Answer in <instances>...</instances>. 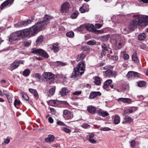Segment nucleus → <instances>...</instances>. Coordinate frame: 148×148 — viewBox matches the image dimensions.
Returning <instances> with one entry per match:
<instances>
[{
  "instance_id": "nucleus-1",
  "label": "nucleus",
  "mask_w": 148,
  "mask_h": 148,
  "mask_svg": "<svg viewBox=\"0 0 148 148\" xmlns=\"http://www.w3.org/2000/svg\"><path fill=\"white\" fill-rule=\"evenodd\" d=\"M148 22V16L140 15L136 16V19L132 21L129 24V28L132 31L134 30L138 25L143 23Z\"/></svg>"
},
{
  "instance_id": "nucleus-2",
  "label": "nucleus",
  "mask_w": 148,
  "mask_h": 148,
  "mask_svg": "<svg viewBox=\"0 0 148 148\" xmlns=\"http://www.w3.org/2000/svg\"><path fill=\"white\" fill-rule=\"evenodd\" d=\"M51 17L48 15H45L42 21H38L36 24L34 25L32 27L35 34L37 32L44 29L46 27L47 25L49 23Z\"/></svg>"
},
{
  "instance_id": "nucleus-3",
  "label": "nucleus",
  "mask_w": 148,
  "mask_h": 148,
  "mask_svg": "<svg viewBox=\"0 0 148 148\" xmlns=\"http://www.w3.org/2000/svg\"><path fill=\"white\" fill-rule=\"evenodd\" d=\"M85 62H79L77 65L76 68L74 69L73 72L71 75V78H75L78 75H81L84 73L85 70Z\"/></svg>"
},
{
  "instance_id": "nucleus-4",
  "label": "nucleus",
  "mask_w": 148,
  "mask_h": 148,
  "mask_svg": "<svg viewBox=\"0 0 148 148\" xmlns=\"http://www.w3.org/2000/svg\"><path fill=\"white\" fill-rule=\"evenodd\" d=\"M33 29L32 27L29 29H26L19 31L21 37L25 38L27 36L30 37L34 35L35 34Z\"/></svg>"
},
{
  "instance_id": "nucleus-5",
  "label": "nucleus",
  "mask_w": 148,
  "mask_h": 148,
  "mask_svg": "<svg viewBox=\"0 0 148 148\" xmlns=\"http://www.w3.org/2000/svg\"><path fill=\"white\" fill-rule=\"evenodd\" d=\"M43 79L48 81L49 84H51L50 81H53L54 75L51 72H44L42 75Z\"/></svg>"
},
{
  "instance_id": "nucleus-6",
  "label": "nucleus",
  "mask_w": 148,
  "mask_h": 148,
  "mask_svg": "<svg viewBox=\"0 0 148 148\" xmlns=\"http://www.w3.org/2000/svg\"><path fill=\"white\" fill-rule=\"evenodd\" d=\"M21 38V35L18 31L12 34L9 38V40L10 42H12L20 39Z\"/></svg>"
},
{
  "instance_id": "nucleus-7",
  "label": "nucleus",
  "mask_w": 148,
  "mask_h": 148,
  "mask_svg": "<svg viewBox=\"0 0 148 148\" xmlns=\"http://www.w3.org/2000/svg\"><path fill=\"white\" fill-rule=\"evenodd\" d=\"M70 7L69 3L68 2H65L63 3L61 6L60 12L63 13H67L69 11Z\"/></svg>"
},
{
  "instance_id": "nucleus-8",
  "label": "nucleus",
  "mask_w": 148,
  "mask_h": 148,
  "mask_svg": "<svg viewBox=\"0 0 148 148\" xmlns=\"http://www.w3.org/2000/svg\"><path fill=\"white\" fill-rule=\"evenodd\" d=\"M63 116L66 120H69L73 117L72 112L68 110H65L63 112Z\"/></svg>"
},
{
  "instance_id": "nucleus-9",
  "label": "nucleus",
  "mask_w": 148,
  "mask_h": 148,
  "mask_svg": "<svg viewBox=\"0 0 148 148\" xmlns=\"http://www.w3.org/2000/svg\"><path fill=\"white\" fill-rule=\"evenodd\" d=\"M23 60H16L10 64V70L12 71L15 69L18 68L20 64H23Z\"/></svg>"
},
{
  "instance_id": "nucleus-10",
  "label": "nucleus",
  "mask_w": 148,
  "mask_h": 148,
  "mask_svg": "<svg viewBox=\"0 0 148 148\" xmlns=\"http://www.w3.org/2000/svg\"><path fill=\"white\" fill-rule=\"evenodd\" d=\"M59 45V44L58 43H54L49 45L48 48L56 53L59 51L60 49Z\"/></svg>"
},
{
  "instance_id": "nucleus-11",
  "label": "nucleus",
  "mask_w": 148,
  "mask_h": 148,
  "mask_svg": "<svg viewBox=\"0 0 148 148\" xmlns=\"http://www.w3.org/2000/svg\"><path fill=\"white\" fill-rule=\"evenodd\" d=\"M32 21V19H29L27 21H23L18 23L16 24L15 25L17 27L25 26L30 24Z\"/></svg>"
},
{
  "instance_id": "nucleus-12",
  "label": "nucleus",
  "mask_w": 148,
  "mask_h": 148,
  "mask_svg": "<svg viewBox=\"0 0 148 148\" xmlns=\"http://www.w3.org/2000/svg\"><path fill=\"white\" fill-rule=\"evenodd\" d=\"M116 41L115 47L118 49L121 48L124 45V41L120 37L116 40Z\"/></svg>"
},
{
  "instance_id": "nucleus-13",
  "label": "nucleus",
  "mask_w": 148,
  "mask_h": 148,
  "mask_svg": "<svg viewBox=\"0 0 148 148\" xmlns=\"http://www.w3.org/2000/svg\"><path fill=\"white\" fill-rule=\"evenodd\" d=\"M14 0H7L2 3L0 6V8L2 9L7 6H10L13 3Z\"/></svg>"
},
{
  "instance_id": "nucleus-14",
  "label": "nucleus",
  "mask_w": 148,
  "mask_h": 148,
  "mask_svg": "<svg viewBox=\"0 0 148 148\" xmlns=\"http://www.w3.org/2000/svg\"><path fill=\"white\" fill-rule=\"evenodd\" d=\"M133 121V120L132 118L128 116H125L124 120L122 121V123L125 124L128 123H131Z\"/></svg>"
},
{
  "instance_id": "nucleus-15",
  "label": "nucleus",
  "mask_w": 148,
  "mask_h": 148,
  "mask_svg": "<svg viewBox=\"0 0 148 148\" xmlns=\"http://www.w3.org/2000/svg\"><path fill=\"white\" fill-rule=\"evenodd\" d=\"M101 95V94L99 92H92L90 94L89 98L93 99L97 96H100Z\"/></svg>"
},
{
  "instance_id": "nucleus-16",
  "label": "nucleus",
  "mask_w": 148,
  "mask_h": 148,
  "mask_svg": "<svg viewBox=\"0 0 148 148\" xmlns=\"http://www.w3.org/2000/svg\"><path fill=\"white\" fill-rule=\"evenodd\" d=\"M119 102L122 101L124 103H130L131 101V99L130 98H120L117 99Z\"/></svg>"
},
{
  "instance_id": "nucleus-17",
  "label": "nucleus",
  "mask_w": 148,
  "mask_h": 148,
  "mask_svg": "<svg viewBox=\"0 0 148 148\" xmlns=\"http://www.w3.org/2000/svg\"><path fill=\"white\" fill-rule=\"evenodd\" d=\"M69 92V90L65 87L62 88L61 90L60 91V94L62 96L67 95Z\"/></svg>"
},
{
  "instance_id": "nucleus-18",
  "label": "nucleus",
  "mask_w": 148,
  "mask_h": 148,
  "mask_svg": "<svg viewBox=\"0 0 148 148\" xmlns=\"http://www.w3.org/2000/svg\"><path fill=\"white\" fill-rule=\"evenodd\" d=\"M87 109L88 112L92 114L94 113L96 111V108L92 106H88Z\"/></svg>"
},
{
  "instance_id": "nucleus-19",
  "label": "nucleus",
  "mask_w": 148,
  "mask_h": 148,
  "mask_svg": "<svg viewBox=\"0 0 148 148\" xmlns=\"http://www.w3.org/2000/svg\"><path fill=\"white\" fill-rule=\"evenodd\" d=\"M54 138L55 137L53 135H49L48 136V137L45 139V141L46 142L51 143L53 141Z\"/></svg>"
},
{
  "instance_id": "nucleus-20",
  "label": "nucleus",
  "mask_w": 148,
  "mask_h": 148,
  "mask_svg": "<svg viewBox=\"0 0 148 148\" xmlns=\"http://www.w3.org/2000/svg\"><path fill=\"white\" fill-rule=\"evenodd\" d=\"M112 81L111 79H109L105 82L103 86V88L104 89L107 88L112 83Z\"/></svg>"
},
{
  "instance_id": "nucleus-21",
  "label": "nucleus",
  "mask_w": 148,
  "mask_h": 148,
  "mask_svg": "<svg viewBox=\"0 0 148 148\" xmlns=\"http://www.w3.org/2000/svg\"><path fill=\"white\" fill-rule=\"evenodd\" d=\"M41 49H37L36 48H33L31 49L30 51L31 53L33 54L39 55Z\"/></svg>"
},
{
  "instance_id": "nucleus-22",
  "label": "nucleus",
  "mask_w": 148,
  "mask_h": 148,
  "mask_svg": "<svg viewBox=\"0 0 148 148\" xmlns=\"http://www.w3.org/2000/svg\"><path fill=\"white\" fill-rule=\"evenodd\" d=\"M88 8H87L85 5H84L80 8L79 10L81 13H84L88 11Z\"/></svg>"
},
{
  "instance_id": "nucleus-23",
  "label": "nucleus",
  "mask_w": 148,
  "mask_h": 148,
  "mask_svg": "<svg viewBox=\"0 0 148 148\" xmlns=\"http://www.w3.org/2000/svg\"><path fill=\"white\" fill-rule=\"evenodd\" d=\"M29 91L30 93L33 94L34 97L38 99V92L36 90L34 89L30 88L29 89Z\"/></svg>"
},
{
  "instance_id": "nucleus-24",
  "label": "nucleus",
  "mask_w": 148,
  "mask_h": 148,
  "mask_svg": "<svg viewBox=\"0 0 148 148\" xmlns=\"http://www.w3.org/2000/svg\"><path fill=\"white\" fill-rule=\"evenodd\" d=\"M85 28L89 31H92L93 30L94 26L93 25L90 24L85 25Z\"/></svg>"
},
{
  "instance_id": "nucleus-25",
  "label": "nucleus",
  "mask_w": 148,
  "mask_h": 148,
  "mask_svg": "<svg viewBox=\"0 0 148 148\" xmlns=\"http://www.w3.org/2000/svg\"><path fill=\"white\" fill-rule=\"evenodd\" d=\"M43 40V37L42 35L38 36L36 41V43L37 45L40 44L42 42Z\"/></svg>"
},
{
  "instance_id": "nucleus-26",
  "label": "nucleus",
  "mask_w": 148,
  "mask_h": 148,
  "mask_svg": "<svg viewBox=\"0 0 148 148\" xmlns=\"http://www.w3.org/2000/svg\"><path fill=\"white\" fill-rule=\"evenodd\" d=\"M33 77L36 79L38 82H40L42 79V76L38 73H35Z\"/></svg>"
},
{
  "instance_id": "nucleus-27",
  "label": "nucleus",
  "mask_w": 148,
  "mask_h": 148,
  "mask_svg": "<svg viewBox=\"0 0 148 148\" xmlns=\"http://www.w3.org/2000/svg\"><path fill=\"white\" fill-rule=\"evenodd\" d=\"M94 82L96 85H100L101 83L100 78L98 77H95L94 79Z\"/></svg>"
},
{
  "instance_id": "nucleus-28",
  "label": "nucleus",
  "mask_w": 148,
  "mask_h": 148,
  "mask_svg": "<svg viewBox=\"0 0 148 148\" xmlns=\"http://www.w3.org/2000/svg\"><path fill=\"white\" fill-rule=\"evenodd\" d=\"M86 56L85 54L81 53L79 54L77 56V60L78 62L80 60H82Z\"/></svg>"
},
{
  "instance_id": "nucleus-29",
  "label": "nucleus",
  "mask_w": 148,
  "mask_h": 148,
  "mask_svg": "<svg viewBox=\"0 0 148 148\" xmlns=\"http://www.w3.org/2000/svg\"><path fill=\"white\" fill-rule=\"evenodd\" d=\"M120 117L118 115H115L114 119V123L117 124L120 122Z\"/></svg>"
},
{
  "instance_id": "nucleus-30",
  "label": "nucleus",
  "mask_w": 148,
  "mask_h": 148,
  "mask_svg": "<svg viewBox=\"0 0 148 148\" xmlns=\"http://www.w3.org/2000/svg\"><path fill=\"white\" fill-rule=\"evenodd\" d=\"M48 104L51 106H54L58 103V101L56 100H51L48 102Z\"/></svg>"
},
{
  "instance_id": "nucleus-31",
  "label": "nucleus",
  "mask_w": 148,
  "mask_h": 148,
  "mask_svg": "<svg viewBox=\"0 0 148 148\" xmlns=\"http://www.w3.org/2000/svg\"><path fill=\"white\" fill-rule=\"evenodd\" d=\"M146 37V35L144 33L140 34L138 36V39L139 40H142L144 39Z\"/></svg>"
},
{
  "instance_id": "nucleus-32",
  "label": "nucleus",
  "mask_w": 148,
  "mask_h": 148,
  "mask_svg": "<svg viewBox=\"0 0 148 148\" xmlns=\"http://www.w3.org/2000/svg\"><path fill=\"white\" fill-rule=\"evenodd\" d=\"M40 55H41L43 57L45 58H48L49 57V55L45 51L41 49L40 53Z\"/></svg>"
},
{
  "instance_id": "nucleus-33",
  "label": "nucleus",
  "mask_w": 148,
  "mask_h": 148,
  "mask_svg": "<svg viewBox=\"0 0 148 148\" xmlns=\"http://www.w3.org/2000/svg\"><path fill=\"white\" fill-rule=\"evenodd\" d=\"M55 89L54 88H52L49 90V91L47 92V94L48 96H51L53 95L55 93Z\"/></svg>"
},
{
  "instance_id": "nucleus-34",
  "label": "nucleus",
  "mask_w": 148,
  "mask_h": 148,
  "mask_svg": "<svg viewBox=\"0 0 148 148\" xmlns=\"http://www.w3.org/2000/svg\"><path fill=\"white\" fill-rule=\"evenodd\" d=\"M136 55V52L135 51L133 53L132 55V60L136 62L138 61V59Z\"/></svg>"
},
{
  "instance_id": "nucleus-35",
  "label": "nucleus",
  "mask_w": 148,
  "mask_h": 148,
  "mask_svg": "<svg viewBox=\"0 0 148 148\" xmlns=\"http://www.w3.org/2000/svg\"><path fill=\"white\" fill-rule=\"evenodd\" d=\"M138 108L136 107H132L128 109V112L129 113H132L135 111L137 110Z\"/></svg>"
},
{
  "instance_id": "nucleus-36",
  "label": "nucleus",
  "mask_w": 148,
  "mask_h": 148,
  "mask_svg": "<svg viewBox=\"0 0 148 148\" xmlns=\"http://www.w3.org/2000/svg\"><path fill=\"white\" fill-rule=\"evenodd\" d=\"M79 14V13L77 11L73 12L71 14V17L72 19H75L77 17Z\"/></svg>"
},
{
  "instance_id": "nucleus-37",
  "label": "nucleus",
  "mask_w": 148,
  "mask_h": 148,
  "mask_svg": "<svg viewBox=\"0 0 148 148\" xmlns=\"http://www.w3.org/2000/svg\"><path fill=\"white\" fill-rule=\"evenodd\" d=\"M6 97L7 98L8 102L10 103H12V99L13 98V96L12 94L11 93L9 94H8V95L6 96Z\"/></svg>"
},
{
  "instance_id": "nucleus-38",
  "label": "nucleus",
  "mask_w": 148,
  "mask_h": 148,
  "mask_svg": "<svg viewBox=\"0 0 148 148\" xmlns=\"http://www.w3.org/2000/svg\"><path fill=\"white\" fill-rule=\"evenodd\" d=\"M99 112L100 114L103 117H105L106 116H108L109 115L108 113L106 111H99Z\"/></svg>"
},
{
  "instance_id": "nucleus-39",
  "label": "nucleus",
  "mask_w": 148,
  "mask_h": 148,
  "mask_svg": "<svg viewBox=\"0 0 148 148\" xmlns=\"http://www.w3.org/2000/svg\"><path fill=\"white\" fill-rule=\"evenodd\" d=\"M96 42L95 40H92L86 42V44L89 45H95Z\"/></svg>"
},
{
  "instance_id": "nucleus-40",
  "label": "nucleus",
  "mask_w": 148,
  "mask_h": 148,
  "mask_svg": "<svg viewBox=\"0 0 148 148\" xmlns=\"http://www.w3.org/2000/svg\"><path fill=\"white\" fill-rule=\"evenodd\" d=\"M113 68V67L111 65H107L101 68V70H108L111 69Z\"/></svg>"
},
{
  "instance_id": "nucleus-41",
  "label": "nucleus",
  "mask_w": 148,
  "mask_h": 148,
  "mask_svg": "<svg viewBox=\"0 0 148 148\" xmlns=\"http://www.w3.org/2000/svg\"><path fill=\"white\" fill-rule=\"evenodd\" d=\"M106 76L108 77H110L112 76V71L110 69L107 70L105 71Z\"/></svg>"
},
{
  "instance_id": "nucleus-42",
  "label": "nucleus",
  "mask_w": 148,
  "mask_h": 148,
  "mask_svg": "<svg viewBox=\"0 0 148 148\" xmlns=\"http://www.w3.org/2000/svg\"><path fill=\"white\" fill-rule=\"evenodd\" d=\"M74 33L73 32L71 31L67 32L66 36L68 37L72 38L74 36Z\"/></svg>"
},
{
  "instance_id": "nucleus-43",
  "label": "nucleus",
  "mask_w": 148,
  "mask_h": 148,
  "mask_svg": "<svg viewBox=\"0 0 148 148\" xmlns=\"http://www.w3.org/2000/svg\"><path fill=\"white\" fill-rule=\"evenodd\" d=\"M30 73V71L28 69L25 70L23 72V75L25 76H28Z\"/></svg>"
},
{
  "instance_id": "nucleus-44",
  "label": "nucleus",
  "mask_w": 148,
  "mask_h": 148,
  "mask_svg": "<svg viewBox=\"0 0 148 148\" xmlns=\"http://www.w3.org/2000/svg\"><path fill=\"white\" fill-rule=\"evenodd\" d=\"M146 82L144 81H140L138 84V86L139 87H143L146 84Z\"/></svg>"
},
{
  "instance_id": "nucleus-45",
  "label": "nucleus",
  "mask_w": 148,
  "mask_h": 148,
  "mask_svg": "<svg viewBox=\"0 0 148 148\" xmlns=\"http://www.w3.org/2000/svg\"><path fill=\"white\" fill-rule=\"evenodd\" d=\"M56 64L57 66H64L66 65V64L64 63H62L60 61H57L56 62Z\"/></svg>"
},
{
  "instance_id": "nucleus-46",
  "label": "nucleus",
  "mask_w": 148,
  "mask_h": 148,
  "mask_svg": "<svg viewBox=\"0 0 148 148\" xmlns=\"http://www.w3.org/2000/svg\"><path fill=\"white\" fill-rule=\"evenodd\" d=\"M82 93V91L78 90L73 92L72 93V95H73L79 96Z\"/></svg>"
},
{
  "instance_id": "nucleus-47",
  "label": "nucleus",
  "mask_w": 148,
  "mask_h": 148,
  "mask_svg": "<svg viewBox=\"0 0 148 148\" xmlns=\"http://www.w3.org/2000/svg\"><path fill=\"white\" fill-rule=\"evenodd\" d=\"M134 73H135V72L133 71H129L128 72L127 74V76L128 77V78H130L131 77H133V75L134 74Z\"/></svg>"
},
{
  "instance_id": "nucleus-48",
  "label": "nucleus",
  "mask_w": 148,
  "mask_h": 148,
  "mask_svg": "<svg viewBox=\"0 0 148 148\" xmlns=\"http://www.w3.org/2000/svg\"><path fill=\"white\" fill-rule=\"evenodd\" d=\"M101 48L102 50L107 51L108 50V46L105 43H102L101 44Z\"/></svg>"
},
{
  "instance_id": "nucleus-49",
  "label": "nucleus",
  "mask_w": 148,
  "mask_h": 148,
  "mask_svg": "<svg viewBox=\"0 0 148 148\" xmlns=\"http://www.w3.org/2000/svg\"><path fill=\"white\" fill-rule=\"evenodd\" d=\"M22 98H24L26 101H27L29 99V97L28 95L25 93H23L22 94Z\"/></svg>"
},
{
  "instance_id": "nucleus-50",
  "label": "nucleus",
  "mask_w": 148,
  "mask_h": 148,
  "mask_svg": "<svg viewBox=\"0 0 148 148\" xmlns=\"http://www.w3.org/2000/svg\"><path fill=\"white\" fill-rule=\"evenodd\" d=\"M85 25H82L77 28V30L79 31H82L85 28Z\"/></svg>"
},
{
  "instance_id": "nucleus-51",
  "label": "nucleus",
  "mask_w": 148,
  "mask_h": 148,
  "mask_svg": "<svg viewBox=\"0 0 148 148\" xmlns=\"http://www.w3.org/2000/svg\"><path fill=\"white\" fill-rule=\"evenodd\" d=\"M62 130L67 133H69L71 132V130L70 129L65 127H62Z\"/></svg>"
},
{
  "instance_id": "nucleus-52",
  "label": "nucleus",
  "mask_w": 148,
  "mask_h": 148,
  "mask_svg": "<svg viewBox=\"0 0 148 148\" xmlns=\"http://www.w3.org/2000/svg\"><path fill=\"white\" fill-rule=\"evenodd\" d=\"M21 102L19 100H18L17 99H15L14 103V105L16 106L17 105H19L21 104Z\"/></svg>"
},
{
  "instance_id": "nucleus-53",
  "label": "nucleus",
  "mask_w": 148,
  "mask_h": 148,
  "mask_svg": "<svg viewBox=\"0 0 148 148\" xmlns=\"http://www.w3.org/2000/svg\"><path fill=\"white\" fill-rule=\"evenodd\" d=\"M110 58L112 60L114 61H116L118 59V57L116 55L112 56H111Z\"/></svg>"
},
{
  "instance_id": "nucleus-54",
  "label": "nucleus",
  "mask_w": 148,
  "mask_h": 148,
  "mask_svg": "<svg viewBox=\"0 0 148 148\" xmlns=\"http://www.w3.org/2000/svg\"><path fill=\"white\" fill-rule=\"evenodd\" d=\"M90 49V48L88 46H86L82 47V50L84 51H87Z\"/></svg>"
},
{
  "instance_id": "nucleus-55",
  "label": "nucleus",
  "mask_w": 148,
  "mask_h": 148,
  "mask_svg": "<svg viewBox=\"0 0 148 148\" xmlns=\"http://www.w3.org/2000/svg\"><path fill=\"white\" fill-rule=\"evenodd\" d=\"M111 129L109 127H102L100 129V130L103 131H108L110 130Z\"/></svg>"
},
{
  "instance_id": "nucleus-56",
  "label": "nucleus",
  "mask_w": 148,
  "mask_h": 148,
  "mask_svg": "<svg viewBox=\"0 0 148 148\" xmlns=\"http://www.w3.org/2000/svg\"><path fill=\"white\" fill-rule=\"evenodd\" d=\"M50 110L52 114L53 115H55L56 113V110L53 108H51Z\"/></svg>"
},
{
  "instance_id": "nucleus-57",
  "label": "nucleus",
  "mask_w": 148,
  "mask_h": 148,
  "mask_svg": "<svg viewBox=\"0 0 148 148\" xmlns=\"http://www.w3.org/2000/svg\"><path fill=\"white\" fill-rule=\"evenodd\" d=\"M30 43L27 41H24L23 42V45L25 46H28L30 45Z\"/></svg>"
},
{
  "instance_id": "nucleus-58",
  "label": "nucleus",
  "mask_w": 148,
  "mask_h": 148,
  "mask_svg": "<svg viewBox=\"0 0 148 148\" xmlns=\"http://www.w3.org/2000/svg\"><path fill=\"white\" fill-rule=\"evenodd\" d=\"M139 47L140 49H144L146 48V45L143 43H142L140 45Z\"/></svg>"
},
{
  "instance_id": "nucleus-59",
  "label": "nucleus",
  "mask_w": 148,
  "mask_h": 148,
  "mask_svg": "<svg viewBox=\"0 0 148 148\" xmlns=\"http://www.w3.org/2000/svg\"><path fill=\"white\" fill-rule=\"evenodd\" d=\"M130 146L132 148H133L135 145V141L134 140H132L130 143Z\"/></svg>"
},
{
  "instance_id": "nucleus-60",
  "label": "nucleus",
  "mask_w": 148,
  "mask_h": 148,
  "mask_svg": "<svg viewBox=\"0 0 148 148\" xmlns=\"http://www.w3.org/2000/svg\"><path fill=\"white\" fill-rule=\"evenodd\" d=\"M90 125L88 124H83L82 125L81 127L83 128L86 129L88 128L89 127Z\"/></svg>"
},
{
  "instance_id": "nucleus-61",
  "label": "nucleus",
  "mask_w": 148,
  "mask_h": 148,
  "mask_svg": "<svg viewBox=\"0 0 148 148\" xmlns=\"http://www.w3.org/2000/svg\"><path fill=\"white\" fill-rule=\"evenodd\" d=\"M102 26V24H101L99 23H96L95 25V26L96 28L99 29Z\"/></svg>"
},
{
  "instance_id": "nucleus-62",
  "label": "nucleus",
  "mask_w": 148,
  "mask_h": 148,
  "mask_svg": "<svg viewBox=\"0 0 148 148\" xmlns=\"http://www.w3.org/2000/svg\"><path fill=\"white\" fill-rule=\"evenodd\" d=\"M57 124L61 126H64L65 125L63 122L60 121H57Z\"/></svg>"
},
{
  "instance_id": "nucleus-63",
  "label": "nucleus",
  "mask_w": 148,
  "mask_h": 148,
  "mask_svg": "<svg viewBox=\"0 0 148 148\" xmlns=\"http://www.w3.org/2000/svg\"><path fill=\"white\" fill-rule=\"evenodd\" d=\"M123 58L124 59L127 60L129 59V56L127 54H125L123 55Z\"/></svg>"
},
{
  "instance_id": "nucleus-64",
  "label": "nucleus",
  "mask_w": 148,
  "mask_h": 148,
  "mask_svg": "<svg viewBox=\"0 0 148 148\" xmlns=\"http://www.w3.org/2000/svg\"><path fill=\"white\" fill-rule=\"evenodd\" d=\"M88 140L90 142L93 144H95L96 142V140L94 139L93 138L91 139H88Z\"/></svg>"
}]
</instances>
